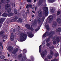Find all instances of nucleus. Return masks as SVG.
I'll use <instances>...</instances> for the list:
<instances>
[{"mask_svg": "<svg viewBox=\"0 0 61 61\" xmlns=\"http://www.w3.org/2000/svg\"><path fill=\"white\" fill-rule=\"evenodd\" d=\"M4 33V31H1L0 32V36H1V35H2Z\"/></svg>", "mask_w": 61, "mask_h": 61, "instance_id": "obj_40", "label": "nucleus"}, {"mask_svg": "<svg viewBox=\"0 0 61 61\" xmlns=\"http://www.w3.org/2000/svg\"><path fill=\"white\" fill-rule=\"evenodd\" d=\"M9 15H13V13H10L9 14Z\"/></svg>", "mask_w": 61, "mask_h": 61, "instance_id": "obj_42", "label": "nucleus"}, {"mask_svg": "<svg viewBox=\"0 0 61 61\" xmlns=\"http://www.w3.org/2000/svg\"><path fill=\"white\" fill-rule=\"evenodd\" d=\"M47 57L48 58H49V59H50L52 58V56H51V55L48 56Z\"/></svg>", "mask_w": 61, "mask_h": 61, "instance_id": "obj_39", "label": "nucleus"}, {"mask_svg": "<svg viewBox=\"0 0 61 61\" xmlns=\"http://www.w3.org/2000/svg\"><path fill=\"white\" fill-rule=\"evenodd\" d=\"M17 22H20V23H22V22H23L22 20V19H21V18H19L17 20Z\"/></svg>", "mask_w": 61, "mask_h": 61, "instance_id": "obj_14", "label": "nucleus"}, {"mask_svg": "<svg viewBox=\"0 0 61 61\" xmlns=\"http://www.w3.org/2000/svg\"><path fill=\"white\" fill-rule=\"evenodd\" d=\"M30 57L31 58V60H32V61H34V57H33L32 56H30Z\"/></svg>", "mask_w": 61, "mask_h": 61, "instance_id": "obj_29", "label": "nucleus"}, {"mask_svg": "<svg viewBox=\"0 0 61 61\" xmlns=\"http://www.w3.org/2000/svg\"><path fill=\"white\" fill-rule=\"evenodd\" d=\"M2 45V43L0 42V46H1Z\"/></svg>", "mask_w": 61, "mask_h": 61, "instance_id": "obj_54", "label": "nucleus"}, {"mask_svg": "<svg viewBox=\"0 0 61 61\" xmlns=\"http://www.w3.org/2000/svg\"><path fill=\"white\" fill-rule=\"evenodd\" d=\"M23 52L25 54L26 53V50L25 49L23 50Z\"/></svg>", "mask_w": 61, "mask_h": 61, "instance_id": "obj_33", "label": "nucleus"}, {"mask_svg": "<svg viewBox=\"0 0 61 61\" xmlns=\"http://www.w3.org/2000/svg\"><path fill=\"white\" fill-rule=\"evenodd\" d=\"M22 56V55L20 54L18 56V59H20V58H21Z\"/></svg>", "mask_w": 61, "mask_h": 61, "instance_id": "obj_27", "label": "nucleus"}, {"mask_svg": "<svg viewBox=\"0 0 61 61\" xmlns=\"http://www.w3.org/2000/svg\"><path fill=\"white\" fill-rule=\"evenodd\" d=\"M40 27H41V26H38V28H37L35 29V31H36V32L38 31V30H39V29H40Z\"/></svg>", "mask_w": 61, "mask_h": 61, "instance_id": "obj_24", "label": "nucleus"}, {"mask_svg": "<svg viewBox=\"0 0 61 61\" xmlns=\"http://www.w3.org/2000/svg\"><path fill=\"white\" fill-rule=\"evenodd\" d=\"M60 11H58L57 13V15H60Z\"/></svg>", "mask_w": 61, "mask_h": 61, "instance_id": "obj_38", "label": "nucleus"}, {"mask_svg": "<svg viewBox=\"0 0 61 61\" xmlns=\"http://www.w3.org/2000/svg\"><path fill=\"white\" fill-rule=\"evenodd\" d=\"M26 58V56L25 55V56L23 57V58L22 59V61H24V60H25V58Z\"/></svg>", "mask_w": 61, "mask_h": 61, "instance_id": "obj_25", "label": "nucleus"}, {"mask_svg": "<svg viewBox=\"0 0 61 61\" xmlns=\"http://www.w3.org/2000/svg\"><path fill=\"white\" fill-rule=\"evenodd\" d=\"M26 61H31L30 60H28L27 59Z\"/></svg>", "mask_w": 61, "mask_h": 61, "instance_id": "obj_57", "label": "nucleus"}, {"mask_svg": "<svg viewBox=\"0 0 61 61\" xmlns=\"http://www.w3.org/2000/svg\"><path fill=\"white\" fill-rule=\"evenodd\" d=\"M4 60H6V59H4Z\"/></svg>", "mask_w": 61, "mask_h": 61, "instance_id": "obj_64", "label": "nucleus"}, {"mask_svg": "<svg viewBox=\"0 0 61 61\" xmlns=\"http://www.w3.org/2000/svg\"><path fill=\"white\" fill-rule=\"evenodd\" d=\"M42 11H41V10H39V11L38 12V15H42Z\"/></svg>", "mask_w": 61, "mask_h": 61, "instance_id": "obj_17", "label": "nucleus"}, {"mask_svg": "<svg viewBox=\"0 0 61 61\" xmlns=\"http://www.w3.org/2000/svg\"><path fill=\"white\" fill-rule=\"evenodd\" d=\"M36 0H34V2H36Z\"/></svg>", "mask_w": 61, "mask_h": 61, "instance_id": "obj_60", "label": "nucleus"}, {"mask_svg": "<svg viewBox=\"0 0 61 61\" xmlns=\"http://www.w3.org/2000/svg\"><path fill=\"white\" fill-rule=\"evenodd\" d=\"M5 18H1L0 19V28H1V27L2 26V24H3L4 22L5 21Z\"/></svg>", "mask_w": 61, "mask_h": 61, "instance_id": "obj_6", "label": "nucleus"}, {"mask_svg": "<svg viewBox=\"0 0 61 61\" xmlns=\"http://www.w3.org/2000/svg\"><path fill=\"white\" fill-rule=\"evenodd\" d=\"M46 17L44 15H43V16H42V20H43V21H44V20H45V18H46Z\"/></svg>", "mask_w": 61, "mask_h": 61, "instance_id": "obj_35", "label": "nucleus"}, {"mask_svg": "<svg viewBox=\"0 0 61 61\" xmlns=\"http://www.w3.org/2000/svg\"><path fill=\"white\" fill-rule=\"evenodd\" d=\"M1 16H3L4 17H7V15H2Z\"/></svg>", "mask_w": 61, "mask_h": 61, "instance_id": "obj_52", "label": "nucleus"}, {"mask_svg": "<svg viewBox=\"0 0 61 61\" xmlns=\"http://www.w3.org/2000/svg\"><path fill=\"white\" fill-rule=\"evenodd\" d=\"M15 21L14 20V19H13L11 20H10L11 22H14Z\"/></svg>", "mask_w": 61, "mask_h": 61, "instance_id": "obj_48", "label": "nucleus"}, {"mask_svg": "<svg viewBox=\"0 0 61 61\" xmlns=\"http://www.w3.org/2000/svg\"><path fill=\"white\" fill-rule=\"evenodd\" d=\"M46 40H44L43 43L42 44V45H41L39 47V52L40 53V54L41 55V57L43 58V59L45 58L46 55H46L47 53L46 51V50H45V51H41V46L45 45V42H46Z\"/></svg>", "mask_w": 61, "mask_h": 61, "instance_id": "obj_1", "label": "nucleus"}, {"mask_svg": "<svg viewBox=\"0 0 61 61\" xmlns=\"http://www.w3.org/2000/svg\"><path fill=\"white\" fill-rule=\"evenodd\" d=\"M18 51V48H16V49L14 50V51L12 52V54H16L17 52Z\"/></svg>", "mask_w": 61, "mask_h": 61, "instance_id": "obj_11", "label": "nucleus"}, {"mask_svg": "<svg viewBox=\"0 0 61 61\" xmlns=\"http://www.w3.org/2000/svg\"><path fill=\"white\" fill-rule=\"evenodd\" d=\"M10 37H14V35H13V34L12 33H11Z\"/></svg>", "mask_w": 61, "mask_h": 61, "instance_id": "obj_43", "label": "nucleus"}, {"mask_svg": "<svg viewBox=\"0 0 61 61\" xmlns=\"http://www.w3.org/2000/svg\"><path fill=\"white\" fill-rule=\"evenodd\" d=\"M53 35L54 34H52L51 35H50V36L47 39L46 41L47 43H48V42H49L50 40V38H53Z\"/></svg>", "mask_w": 61, "mask_h": 61, "instance_id": "obj_9", "label": "nucleus"}, {"mask_svg": "<svg viewBox=\"0 0 61 61\" xmlns=\"http://www.w3.org/2000/svg\"><path fill=\"white\" fill-rule=\"evenodd\" d=\"M0 58L2 59H4V58H5V57L3 55L0 56Z\"/></svg>", "mask_w": 61, "mask_h": 61, "instance_id": "obj_30", "label": "nucleus"}, {"mask_svg": "<svg viewBox=\"0 0 61 61\" xmlns=\"http://www.w3.org/2000/svg\"><path fill=\"white\" fill-rule=\"evenodd\" d=\"M53 39L54 40H56V42H58L60 40H61V37L59 36H58L56 35L53 37Z\"/></svg>", "mask_w": 61, "mask_h": 61, "instance_id": "obj_4", "label": "nucleus"}, {"mask_svg": "<svg viewBox=\"0 0 61 61\" xmlns=\"http://www.w3.org/2000/svg\"><path fill=\"white\" fill-rule=\"evenodd\" d=\"M54 16H49L48 17L47 19V20L48 19V20L49 23H50V22H51L52 20H53V17Z\"/></svg>", "mask_w": 61, "mask_h": 61, "instance_id": "obj_7", "label": "nucleus"}, {"mask_svg": "<svg viewBox=\"0 0 61 61\" xmlns=\"http://www.w3.org/2000/svg\"><path fill=\"white\" fill-rule=\"evenodd\" d=\"M14 13L15 14H17V12L16 10H15L14 11Z\"/></svg>", "mask_w": 61, "mask_h": 61, "instance_id": "obj_41", "label": "nucleus"}, {"mask_svg": "<svg viewBox=\"0 0 61 61\" xmlns=\"http://www.w3.org/2000/svg\"><path fill=\"white\" fill-rule=\"evenodd\" d=\"M8 6L7 7V8H9V7H10V5L8 4H7L5 5V6L6 7H5V9H7V8H6V6Z\"/></svg>", "mask_w": 61, "mask_h": 61, "instance_id": "obj_22", "label": "nucleus"}, {"mask_svg": "<svg viewBox=\"0 0 61 61\" xmlns=\"http://www.w3.org/2000/svg\"><path fill=\"white\" fill-rule=\"evenodd\" d=\"M27 13H28V14H29V10H27Z\"/></svg>", "mask_w": 61, "mask_h": 61, "instance_id": "obj_53", "label": "nucleus"}, {"mask_svg": "<svg viewBox=\"0 0 61 61\" xmlns=\"http://www.w3.org/2000/svg\"><path fill=\"white\" fill-rule=\"evenodd\" d=\"M10 1V0H7L6 2L7 3H9Z\"/></svg>", "mask_w": 61, "mask_h": 61, "instance_id": "obj_47", "label": "nucleus"}, {"mask_svg": "<svg viewBox=\"0 0 61 61\" xmlns=\"http://www.w3.org/2000/svg\"><path fill=\"white\" fill-rule=\"evenodd\" d=\"M32 12H33V13H35V11H33L32 10Z\"/></svg>", "mask_w": 61, "mask_h": 61, "instance_id": "obj_58", "label": "nucleus"}, {"mask_svg": "<svg viewBox=\"0 0 61 61\" xmlns=\"http://www.w3.org/2000/svg\"><path fill=\"white\" fill-rule=\"evenodd\" d=\"M49 48L51 49H54V47L53 46H50Z\"/></svg>", "mask_w": 61, "mask_h": 61, "instance_id": "obj_31", "label": "nucleus"}, {"mask_svg": "<svg viewBox=\"0 0 61 61\" xmlns=\"http://www.w3.org/2000/svg\"><path fill=\"white\" fill-rule=\"evenodd\" d=\"M36 24H37V22L36 21H33L32 22V25H36Z\"/></svg>", "mask_w": 61, "mask_h": 61, "instance_id": "obj_21", "label": "nucleus"}, {"mask_svg": "<svg viewBox=\"0 0 61 61\" xmlns=\"http://www.w3.org/2000/svg\"><path fill=\"white\" fill-rule=\"evenodd\" d=\"M27 34L28 35V36L30 37V38H32L34 36V35H33L31 32H28Z\"/></svg>", "mask_w": 61, "mask_h": 61, "instance_id": "obj_10", "label": "nucleus"}, {"mask_svg": "<svg viewBox=\"0 0 61 61\" xmlns=\"http://www.w3.org/2000/svg\"><path fill=\"white\" fill-rule=\"evenodd\" d=\"M8 56H10V55H9V54H8Z\"/></svg>", "mask_w": 61, "mask_h": 61, "instance_id": "obj_59", "label": "nucleus"}, {"mask_svg": "<svg viewBox=\"0 0 61 61\" xmlns=\"http://www.w3.org/2000/svg\"><path fill=\"white\" fill-rule=\"evenodd\" d=\"M29 7L30 8H32V5L31 4H29V5H27L26 8L28 9L29 8V7Z\"/></svg>", "mask_w": 61, "mask_h": 61, "instance_id": "obj_18", "label": "nucleus"}, {"mask_svg": "<svg viewBox=\"0 0 61 61\" xmlns=\"http://www.w3.org/2000/svg\"><path fill=\"white\" fill-rule=\"evenodd\" d=\"M27 2H31V0H27Z\"/></svg>", "mask_w": 61, "mask_h": 61, "instance_id": "obj_56", "label": "nucleus"}, {"mask_svg": "<svg viewBox=\"0 0 61 61\" xmlns=\"http://www.w3.org/2000/svg\"><path fill=\"white\" fill-rule=\"evenodd\" d=\"M50 54L51 56H53L54 55V52L52 50H51L50 51Z\"/></svg>", "mask_w": 61, "mask_h": 61, "instance_id": "obj_26", "label": "nucleus"}, {"mask_svg": "<svg viewBox=\"0 0 61 61\" xmlns=\"http://www.w3.org/2000/svg\"><path fill=\"white\" fill-rule=\"evenodd\" d=\"M57 21L59 24H61V20L59 18V17H57Z\"/></svg>", "mask_w": 61, "mask_h": 61, "instance_id": "obj_12", "label": "nucleus"}, {"mask_svg": "<svg viewBox=\"0 0 61 61\" xmlns=\"http://www.w3.org/2000/svg\"><path fill=\"white\" fill-rule=\"evenodd\" d=\"M55 33V31H51L48 33V31H46L42 35V38H44V37H46L47 36H50L52 35H54Z\"/></svg>", "mask_w": 61, "mask_h": 61, "instance_id": "obj_3", "label": "nucleus"}, {"mask_svg": "<svg viewBox=\"0 0 61 61\" xmlns=\"http://www.w3.org/2000/svg\"><path fill=\"white\" fill-rule=\"evenodd\" d=\"M16 47H17V48L19 47H18V46H16Z\"/></svg>", "mask_w": 61, "mask_h": 61, "instance_id": "obj_63", "label": "nucleus"}, {"mask_svg": "<svg viewBox=\"0 0 61 61\" xmlns=\"http://www.w3.org/2000/svg\"><path fill=\"white\" fill-rule=\"evenodd\" d=\"M45 27L47 30H49V25H46Z\"/></svg>", "mask_w": 61, "mask_h": 61, "instance_id": "obj_19", "label": "nucleus"}, {"mask_svg": "<svg viewBox=\"0 0 61 61\" xmlns=\"http://www.w3.org/2000/svg\"><path fill=\"white\" fill-rule=\"evenodd\" d=\"M57 56H59L58 53H56L54 55L56 57Z\"/></svg>", "mask_w": 61, "mask_h": 61, "instance_id": "obj_28", "label": "nucleus"}, {"mask_svg": "<svg viewBox=\"0 0 61 61\" xmlns=\"http://www.w3.org/2000/svg\"><path fill=\"white\" fill-rule=\"evenodd\" d=\"M50 2H51V3H53V2H54L56 0H48Z\"/></svg>", "mask_w": 61, "mask_h": 61, "instance_id": "obj_34", "label": "nucleus"}, {"mask_svg": "<svg viewBox=\"0 0 61 61\" xmlns=\"http://www.w3.org/2000/svg\"><path fill=\"white\" fill-rule=\"evenodd\" d=\"M56 22H54L53 23V24L52 25V27H56Z\"/></svg>", "mask_w": 61, "mask_h": 61, "instance_id": "obj_20", "label": "nucleus"}, {"mask_svg": "<svg viewBox=\"0 0 61 61\" xmlns=\"http://www.w3.org/2000/svg\"><path fill=\"white\" fill-rule=\"evenodd\" d=\"M41 18H39L38 20V22L39 24H40L41 23Z\"/></svg>", "mask_w": 61, "mask_h": 61, "instance_id": "obj_23", "label": "nucleus"}, {"mask_svg": "<svg viewBox=\"0 0 61 61\" xmlns=\"http://www.w3.org/2000/svg\"><path fill=\"white\" fill-rule=\"evenodd\" d=\"M46 10H45V13L43 12V15H48V8L46 7Z\"/></svg>", "mask_w": 61, "mask_h": 61, "instance_id": "obj_8", "label": "nucleus"}, {"mask_svg": "<svg viewBox=\"0 0 61 61\" xmlns=\"http://www.w3.org/2000/svg\"><path fill=\"white\" fill-rule=\"evenodd\" d=\"M10 11H11V8L8 9L7 10V12L8 13H10Z\"/></svg>", "mask_w": 61, "mask_h": 61, "instance_id": "obj_32", "label": "nucleus"}, {"mask_svg": "<svg viewBox=\"0 0 61 61\" xmlns=\"http://www.w3.org/2000/svg\"><path fill=\"white\" fill-rule=\"evenodd\" d=\"M13 47L11 46H9V47L8 48V50H9L10 51H11L13 50Z\"/></svg>", "mask_w": 61, "mask_h": 61, "instance_id": "obj_16", "label": "nucleus"}, {"mask_svg": "<svg viewBox=\"0 0 61 61\" xmlns=\"http://www.w3.org/2000/svg\"><path fill=\"white\" fill-rule=\"evenodd\" d=\"M36 10V8H35V10Z\"/></svg>", "mask_w": 61, "mask_h": 61, "instance_id": "obj_61", "label": "nucleus"}, {"mask_svg": "<svg viewBox=\"0 0 61 61\" xmlns=\"http://www.w3.org/2000/svg\"><path fill=\"white\" fill-rule=\"evenodd\" d=\"M18 16H14L13 18V19H14V20L15 21L17 20L18 18H19V17Z\"/></svg>", "mask_w": 61, "mask_h": 61, "instance_id": "obj_13", "label": "nucleus"}, {"mask_svg": "<svg viewBox=\"0 0 61 61\" xmlns=\"http://www.w3.org/2000/svg\"><path fill=\"white\" fill-rule=\"evenodd\" d=\"M14 39V37H10V40L13 41Z\"/></svg>", "mask_w": 61, "mask_h": 61, "instance_id": "obj_36", "label": "nucleus"}, {"mask_svg": "<svg viewBox=\"0 0 61 61\" xmlns=\"http://www.w3.org/2000/svg\"><path fill=\"white\" fill-rule=\"evenodd\" d=\"M22 16L24 17V18H25V19H26L27 18V17H25V15Z\"/></svg>", "mask_w": 61, "mask_h": 61, "instance_id": "obj_49", "label": "nucleus"}, {"mask_svg": "<svg viewBox=\"0 0 61 61\" xmlns=\"http://www.w3.org/2000/svg\"><path fill=\"white\" fill-rule=\"evenodd\" d=\"M13 31L14 32V33H15V30L14 29L13 30Z\"/></svg>", "mask_w": 61, "mask_h": 61, "instance_id": "obj_50", "label": "nucleus"}, {"mask_svg": "<svg viewBox=\"0 0 61 61\" xmlns=\"http://www.w3.org/2000/svg\"><path fill=\"white\" fill-rule=\"evenodd\" d=\"M56 32H60L61 31V28H59L58 29H57L56 30Z\"/></svg>", "mask_w": 61, "mask_h": 61, "instance_id": "obj_15", "label": "nucleus"}, {"mask_svg": "<svg viewBox=\"0 0 61 61\" xmlns=\"http://www.w3.org/2000/svg\"><path fill=\"white\" fill-rule=\"evenodd\" d=\"M25 27L28 29H30L31 31H33L34 30V29L33 28L32 25H31V27L30 28V25L27 24L25 25Z\"/></svg>", "mask_w": 61, "mask_h": 61, "instance_id": "obj_5", "label": "nucleus"}, {"mask_svg": "<svg viewBox=\"0 0 61 61\" xmlns=\"http://www.w3.org/2000/svg\"><path fill=\"white\" fill-rule=\"evenodd\" d=\"M46 46H50V43H48L47 44Z\"/></svg>", "mask_w": 61, "mask_h": 61, "instance_id": "obj_45", "label": "nucleus"}, {"mask_svg": "<svg viewBox=\"0 0 61 61\" xmlns=\"http://www.w3.org/2000/svg\"><path fill=\"white\" fill-rule=\"evenodd\" d=\"M2 38H4V37H5V36L4 35H3L2 36Z\"/></svg>", "mask_w": 61, "mask_h": 61, "instance_id": "obj_51", "label": "nucleus"}, {"mask_svg": "<svg viewBox=\"0 0 61 61\" xmlns=\"http://www.w3.org/2000/svg\"><path fill=\"white\" fill-rule=\"evenodd\" d=\"M20 42H23L26 40L27 38V35L24 33H20Z\"/></svg>", "mask_w": 61, "mask_h": 61, "instance_id": "obj_2", "label": "nucleus"}, {"mask_svg": "<svg viewBox=\"0 0 61 61\" xmlns=\"http://www.w3.org/2000/svg\"><path fill=\"white\" fill-rule=\"evenodd\" d=\"M4 1L5 0H0V4H3V3H4Z\"/></svg>", "mask_w": 61, "mask_h": 61, "instance_id": "obj_37", "label": "nucleus"}, {"mask_svg": "<svg viewBox=\"0 0 61 61\" xmlns=\"http://www.w3.org/2000/svg\"><path fill=\"white\" fill-rule=\"evenodd\" d=\"M2 15H7V14L6 13H3V14Z\"/></svg>", "mask_w": 61, "mask_h": 61, "instance_id": "obj_46", "label": "nucleus"}, {"mask_svg": "<svg viewBox=\"0 0 61 61\" xmlns=\"http://www.w3.org/2000/svg\"><path fill=\"white\" fill-rule=\"evenodd\" d=\"M53 44L54 45H56V41H54L53 42Z\"/></svg>", "mask_w": 61, "mask_h": 61, "instance_id": "obj_44", "label": "nucleus"}, {"mask_svg": "<svg viewBox=\"0 0 61 61\" xmlns=\"http://www.w3.org/2000/svg\"><path fill=\"white\" fill-rule=\"evenodd\" d=\"M56 13H54V14H53V15H56Z\"/></svg>", "mask_w": 61, "mask_h": 61, "instance_id": "obj_62", "label": "nucleus"}, {"mask_svg": "<svg viewBox=\"0 0 61 61\" xmlns=\"http://www.w3.org/2000/svg\"><path fill=\"white\" fill-rule=\"evenodd\" d=\"M2 54H3V53H2V52H0V55H2Z\"/></svg>", "mask_w": 61, "mask_h": 61, "instance_id": "obj_55", "label": "nucleus"}]
</instances>
